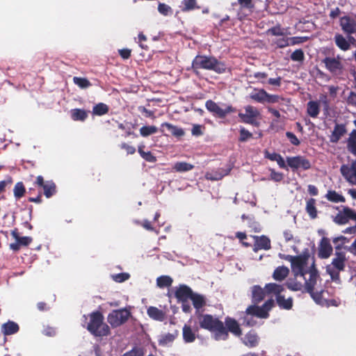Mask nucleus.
Returning <instances> with one entry per match:
<instances>
[{"label": "nucleus", "instance_id": "nucleus-1", "mask_svg": "<svg viewBox=\"0 0 356 356\" xmlns=\"http://www.w3.org/2000/svg\"><path fill=\"white\" fill-rule=\"evenodd\" d=\"M291 262L293 279L287 282V286L292 291H301L310 294L313 300L318 305L323 306L339 305V302L336 300H327L325 297L322 281L314 266L313 257L309 255L298 257L288 256Z\"/></svg>", "mask_w": 356, "mask_h": 356}, {"label": "nucleus", "instance_id": "nucleus-2", "mask_svg": "<svg viewBox=\"0 0 356 356\" xmlns=\"http://www.w3.org/2000/svg\"><path fill=\"white\" fill-rule=\"evenodd\" d=\"M197 321L200 328L207 330L213 334L216 340H225L228 333L223 323L210 314H197Z\"/></svg>", "mask_w": 356, "mask_h": 356}, {"label": "nucleus", "instance_id": "nucleus-3", "mask_svg": "<svg viewBox=\"0 0 356 356\" xmlns=\"http://www.w3.org/2000/svg\"><path fill=\"white\" fill-rule=\"evenodd\" d=\"M193 67L195 70L203 68L213 70L218 73H222L225 71L226 67L223 63H219L212 57L197 56L193 61Z\"/></svg>", "mask_w": 356, "mask_h": 356}, {"label": "nucleus", "instance_id": "nucleus-4", "mask_svg": "<svg viewBox=\"0 0 356 356\" xmlns=\"http://www.w3.org/2000/svg\"><path fill=\"white\" fill-rule=\"evenodd\" d=\"M90 321L87 329L96 336H106L108 334V326L103 323V316L99 312H94L89 316Z\"/></svg>", "mask_w": 356, "mask_h": 356}, {"label": "nucleus", "instance_id": "nucleus-5", "mask_svg": "<svg viewBox=\"0 0 356 356\" xmlns=\"http://www.w3.org/2000/svg\"><path fill=\"white\" fill-rule=\"evenodd\" d=\"M266 289L268 293H272L277 296V302L280 307L285 309H289L292 307V299L290 297L286 298L285 295L282 294L284 288L281 285L270 283L266 285Z\"/></svg>", "mask_w": 356, "mask_h": 356}, {"label": "nucleus", "instance_id": "nucleus-6", "mask_svg": "<svg viewBox=\"0 0 356 356\" xmlns=\"http://www.w3.org/2000/svg\"><path fill=\"white\" fill-rule=\"evenodd\" d=\"M345 261V254L342 252H339L335 254V257L332 259V264L327 266L326 270L332 280H339V273L343 270Z\"/></svg>", "mask_w": 356, "mask_h": 356}, {"label": "nucleus", "instance_id": "nucleus-7", "mask_svg": "<svg viewBox=\"0 0 356 356\" xmlns=\"http://www.w3.org/2000/svg\"><path fill=\"white\" fill-rule=\"evenodd\" d=\"M239 117L241 120L248 124H253L254 126L259 125V120L261 118L260 112L252 106H247L244 108V113H240Z\"/></svg>", "mask_w": 356, "mask_h": 356}, {"label": "nucleus", "instance_id": "nucleus-8", "mask_svg": "<svg viewBox=\"0 0 356 356\" xmlns=\"http://www.w3.org/2000/svg\"><path fill=\"white\" fill-rule=\"evenodd\" d=\"M250 98L261 104H273L277 102L280 99L279 96L270 95L263 89H254L250 94Z\"/></svg>", "mask_w": 356, "mask_h": 356}, {"label": "nucleus", "instance_id": "nucleus-9", "mask_svg": "<svg viewBox=\"0 0 356 356\" xmlns=\"http://www.w3.org/2000/svg\"><path fill=\"white\" fill-rule=\"evenodd\" d=\"M130 316L129 310L124 309L113 311L108 316V323L113 327H118L126 322Z\"/></svg>", "mask_w": 356, "mask_h": 356}, {"label": "nucleus", "instance_id": "nucleus-10", "mask_svg": "<svg viewBox=\"0 0 356 356\" xmlns=\"http://www.w3.org/2000/svg\"><path fill=\"white\" fill-rule=\"evenodd\" d=\"M274 302L273 300L266 301L262 307L250 306L247 309L248 314L254 315L259 318H267L268 311L273 307Z\"/></svg>", "mask_w": 356, "mask_h": 356}, {"label": "nucleus", "instance_id": "nucleus-11", "mask_svg": "<svg viewBox=\"0 0 356 356\" xmlns=\"http://www.w3.org/2000/svg\"><path fill=\"white\" fill-rule=\"evenodd\" d=\"M323 63L327 70L332 73H339L343 68L341 58L339 56L337 57H327L323 60Z\"/></svg>", "mask_w": 356, "mask_h": 356}, {"label": "nucleus", "instance_id": "nucleus-12", "mask_svg": "<svg viewBox=\"0 0 356 356\" xmlns=\"http://www.w3.org/2000/svg\"><path fill=\"white\" fill-rule=\"evenodd\" d=\"M286 162L288 165L293 170H297L299 168L307 170L311 167L310 162L305 158L300 156L287 157Z\"/></svg>", "mask_w": 356, "mask_h": 356}, {"label": "nucleus", "instance_id": "nucleus-13", "mask_svg": "<svg viewBox=\"0 0 356 356\" xmlns=\"http://www.w3.org/2000/svg\"><path fill=\"white\" fill-rule=\"evenodd\" d=\"M206 107L210 112L220 118L233 111L232 106L225 105L221 107L211 100L206 102Z\"/></svg>", "mask_w": 356, "mask_h": 356}, {"label": "nucleus", "instance_id": "nucleus-14", "mask_svg": "<svg viewBox=\"0 0 356 356\" xmlns=\"http://www.w3.org/2000/svg\"><path fill=\"white\" fill-rule=\"evenodd\" d=\"M340 170L349 183L356 185V161H353L350 165H342Z\"/></svg>", "mask_w": 356, "mask_h": 356}, {"label": "nucleus", "instance_id": "nucleus-15", "mask_svg": "<svg viewBox=\"0 0 356 356\" xmlns=\"http://www.w3.org/2000/svg\"><path fill=\"white\" fill-rule=\"evenodd\" d=\"M36 184L42 186L44 190V194L46 197L49 198L56 193V185L51 181H44L42 176H38L36 178Z\"/></svg>", "mask_w": 356, "mask_h": 356}, {"label": "nucleus", "instance_id": "nucleus-16", "mask_svg": "<svg viewBox=\"0 0 356 356\" xmlns=\"http://www.w3.org/2000/svg\"><path fill=\"white\" fill-rule=\"evenodd\" d=\"M332 250L329 239L323 238L319 245L318 256L322 259H327L332 254Z\"/></svg>", "mask_w": 356, "mask_h": 356}, {"label": "nucleus", "instance_id": "nucleus-17", "mask_svg": "<svg viewBox=\"0 0 356 356\" xmlns=\"http://www.w3.org/2000/svg\"><path fill=\"white\" fill-rule=\"evenodd\" d=\"M254 239V248L253 250L257 252L259 250H269L270 248V241L266 236H253Z\"/></svg>", "mask_w": 356, "mask_h": 356}, {"label": "nucleus", "instance_id": "nucleus-18", "mask_svg": "<svg viewBox=\"0 0 356 356\" xmlns=\"http://www.w3.org/2000/svg\"><path fill=\"white\" fill-rule=\"evenodd\" d=\"M355 213L350 209H344L343 211L339 213L334 218V221L339 225H343L348 222L349 219L355 218Z\"/></svg>", "mask_w": 356, "mask_h": 356}, {"label": "nucleus", "instance_id": "nucleus-19", "mask_svg": "<svg viewBox=\"0 0 356 356\" xmlns=\"http://www.w3.org/2000/svg\"><path fill=\"white\" fill-rule=\"evenodd\" d=\"M193 295V293L191 289L185 285L180 286L175 293L176 298L180 302H186L187 300L191 298Z\"/></svg>", "mask_w": 356, "mask_h": 356}, {"label": "nucleus", "instance_id": "nucleus-20", "mask_svg": "<svg viewBox=\"0 0 356 356\" xmlns=\"http://www.w3.org/2000/svg\"><path fill=\"white\" fill-rule=\"evenodd\" d=\"M147 314L154 321H163L165 318V312L156 307H149L147 309Z\"/></svg>", "mask_w": 356, "mask_h": 356}, {"label": "nucleus", "instance_id": "nucleus-21", "mask_svg": "<svg viewBox=\"0 0 356 356\" xmlns=\"http://www.w3.org/2000/svg\"><path fill=\"white\" fill-rule=\"evenodd\" d=\"M341 26L342 29L348 33H354L356 31V24L355 21L349 17H342L341 19Z\"/></svg>", "mask_w": 356, "mask_h": 356}, {"label": "nucleus", "instance_id": "nucleus-22", "mask_svg": "<svg viewBox=\"0 0 356 356\" xmlns=\"http://www.w3.org/2000/svg\"><path fill=\"white\" fill-rule=\"evenodd\" d=\"M225 325L229 332L233 333L236 336H240L241 334V330L240 329L238 323L231 318H227L225 320Z\"/></svg>", "mask_w": 356, "mask_h": 356}, {"label": "nucleus", "instance_id": "nucleus-23", "mask_svg": "<svg viewBox=\"0 0 356 356\" xmlns=\"http://www.w3.org/2000/svg\"><path fill=\"white\" fill-rule=\"evenodd\" d=\"M243 343L248 347H254L259 343V337L256 333L250 332L244 337L243 339Z\"/></svg>", "mask_w": 356, "mask_h": 356}, {"label": "nucleus", "instance_id": "nucleus-24", "mask_svg": "<svg viewBox=\"0 0 356 356\" xmlns=\"http://www.w3.org/2000/svg\"><path fill=\"white\" fill-rule=\"evenodd\" d=\"M336 45L342 51H347L350 48V40L346 39L343 35L337 34L334 36Z\"/></svg>", "mask_w": 356, "mask_h": 356}, {"label": "nucleus", "instance_id": "nucleus-25", "mask_svg": "<svg viewBox=\"0 0 356 356\" xmlns=\"http://www.w3.org/2000/svg\"><path fill=\"white\" fill-rule=\"evenodd\" d=\"M264 154H265L266 158H267L271 161H276L280 168H286V165L285 163V161L281 155H280L275 152L270 153L268 151H266Z\"/></svg>", "mask_w": 356, "mask_h": 356}, {"label": "nucleus", "instance_id": "nucleus-26", "mask_svg": "<svg viewBox=\"0 0 356 356\" xmlns=\"http://www.w3.org/2000/svg\"><path fill=\"white\" fill-rule=\"evenodd\" d=\"M18 330V325L13 321H8L1 326V331L5 335L13 334L17 332Z\"/></svg>", "mask_w": 356, "mask_h": 356}, {"label": "nucleus", "instance_id": "nucleus-27", "mask_svg": "<svg viewBox=\"0 0 356 356\" xmlns=\"http://www.w3.org/2000/svg\"><path fill=\"white\" fill-rule=\"evenodd\" d=\"M177 336V332L166 333L160 336L159 343L161 346H166L170 345Z\"/></svg>", "mask_w": 356, "mask_h": 356}, {"label": "nucleus", "instance_id": "nucleus-28", "mask_svg": "<svg viewBox=\"0 0 356 356\" xmlns=\"http://www.w3.org/2000/svg\"><path fill=\"white\" fill-rule=\"evenodd\" d=\"M71 118L74 121H84L88 115V112L79 108L72 109L70 111Z\"/></svg>", "mask_w": 356, "mask_h": 356}, {"label": "nucleus", "instance_id": "nucleus-29", "mask_svg": "<svg viewBox=\"0 0 356 356\" xmlns=\"http://www.w3.org/2000/svg\"><path fill=\"white\" fill-rule=\"evenodd\" d=\"M265 293H269L266 289H262L258 286H254L252 288V299L254 302H259L264 298Z\"/></svg>", "mask_w": 356, "mask_h": 356}, {"label": "nucleus", "instance_id": "nucleus-30", "mask_svg": "<svg viewBox=\"0 0 356 356\" xmlns=\"http://www.w3.org/2000/svg\"><path fill=\"white\" fill-rule=\"evenodd\" d=\"M289 268L284 266L277 267L273 273V278L277 281H282L287 277Z\"/></svg>", "mask_w": 356, "mask_h": 356}, {"label": "nucleus", "instance_id": "nucleus-31", "mask_svg": "<svg viewBox=\"0 0 356 356\" xmlns=\"http://www.w3.org/2000/svg\"><path fill=\"white\" fill-rule=\"evenodd\" d=\"M183 337L186 343H191L195 339V333L192 331L190 325H185L183 327Z\"/></svg>", "mask_w": 356, "mask_h": 356}, {"label": "nucleus", "instance_id": "nucleus-32", "mask_svg": "<svg viewBox=\"0 0 356 356\" xmlns=\"http://www.w3.org/2000/svg\"><path fill=\"white\" fill-rule=\"evenodd\" d=\"M194 166L186 162H177L173 166V170L176 172H184L191 170Z\"/></svg>", "mask_w": 356, "mask_h": 356}, {"label": "nucleus", "instance_id": "nucleus-33", "mask_svg": "<svg viewBox=\"0 0 356 356\" xmlns=\"http://www.w3.org/2000/svg\"><path fill=\"white\" fill-rule=\"evenodd\" d=\"M191 300H192L193 306L196 309L202 308L206 303L204 296L197 293H193Z\"/></svg>", "mask_w": 356, "mask_h": 356}, {"label": "nucleus", "instance_id": "nucleus-34", "mask_svg": "<svg viewBox=\"0 0 356 356\" xmlns=\"http://www.w3.org/2000/svg\"><path fill=\"white\" fill-rule=\"evenodd\" d=\"M13 237L16 241H18L20 246H26L29 245L32 241V238L29 236H19L16 231H13L11 233Z\"/></svg>", "mask_w": 356, "mask_h": 356}, {"label": "nucleus", "instance_id": "nucleus-35", "mask_svg": "<svg viewBox=\"0 0 356 356\" xmlns=\"http://www.w3.org/2000/svg\"><path fill=\"white\" fill-rule=\"evenodd\" d=\"M345 133V128L342 125H337L332 134L331 141L337 142Z\"/></svg>", "mask_w": 356, "mask_h": 356}, {"label": "nucleus", "instance_id": "nucleus-36", "mask_svg": "<svg viewBox=\"0 0 356 356\" xmlns=\"http://www.w3.org/2000/svg\"><path fill=\"white\" fill-rule=\"evenodd\" d=\"M316 201L314 199H309L307 202L306 210L312 218H315L317 216V211L315 207Z\"/></svg>", "mask_w": 356, "mask_h": 356}, {"label": "nucleus", "instance_id": "nucleus-37", "mask_svg": "<svg viewBox=\"0 0 356 356\" xmlns=\"http://www.w3.org/2000/svg\"><path fill=\"white\" fill-rule=\"evenodd\" d=\"M326 198L333 202H343L344 197L334 191H329L326 194Z\"/></svg>", "mask_w": 356, "mask_h": 356}, {"label": "nucleus", "instance_id": "nucleus-38", "mask_svg": "<svg viewBox=\"0 0 356 356\" xmlns=\"http://www.w3.org/2000/svg\"><path fill=\"white\" fill-rule=\"evenodd\" d=\"M108 107L103 103L96 104L92 108V114L95 115H102L107 113Z\"/></svg>", "mask_w": 356, "mask_h": 356}, {"label": "nucleus", "instance_id": "nucleus-39", "mask_svg": "<svg viewBox=\"0 0 356 356\" xmlns=\"http://www.w3.org/2000/svg\"><path fill=\"white\" fill-rule=\"evenodd\" d=\"M161 127L163 128L165 127L172 134L176 136H181L184 134L181 129L169 123H163Z\"/></svg>", "mask_w": 356, "mask_h": 356}, {"label": "nucleus", "instance_id": "nucleus-40", "mask_svg": "<svg viewBox=\"0 0 356 356\" xmlns=\"http://www.w3.org/2000/svg\"><path fill=\"white\" fill-rule=\"evenodd\" d=\"M158 131V128L155 126H143L140 129V134L143 137H147L154 134Z\"/></svg>", "mask_w": 356, "mask_h": 356}, {"label": "nucleus", "instance_id": "nucleus-41", "mask_svg": "<svg viewBox=\"0 0 356 356\" xmlns=\"http://www.w3.org/2000/svg\"><path fill=\"white\" fill-rule=\"evenodd\" d=\"M172 278L166 275L161 276L156 280V284L160 288L170 286L172 284Z\"/></svg>", "mask_w": 356, "mask_h": 356}, {"label": "nucleus", "instance_id": "nucleus-42", "mask_svg": "<svg viewBox=\"0 0 356 356\" xmlns=\"http://www.w3.org/2000/svg\"><path fill=\"white\" fill-rule=\"evenodd\" d=\"M348 148L350 152L356 155V131H353L350 135Z\"/></svg>", "mask_w": 356, "mask_h": 356}, {"label": "nucleus", "instance_id": "nucleus-43", "mask_svg": "<svg viewBox=\"0 0 356 356\" xmlns=\"http://www.w3.org/2000/svg\"><path fill=\"white\" fill-rule=\"evenodd\" d=\"M307 112L311 117H316L319 113L318 104L315 102H309L307 105Z\"/></svg>", "mask_w": 356, "mask_h": 356}, {"label": "nucleus", "instance_id": "nucleus-44", "mask_svg": "<svg viewBox=\"0 0 356 356\" xmlns=\"http://www.w3.org/2000/svg\"><path fill=\"white\" fill-rule=\"evenodd\" d=\"M73 81L76 85L82 89L87 88L91 85L90 81L85 78L75 76L74 77Z\"/></svg>", "mask_w": 356, "mask_h": 356}, {"label": "nucleus", "instance_id": "nucleus-45", "mask_svg": "<svg viewBox=\"0 0 356 356\" xmlns=\"http://www.w3.org/2000/svg\"><path fill=\"white\" fill-rule=\"evenodd\" d=\"M14 195L16 198H20L22 197L25 192V188L22 182H18L14 187Z\"/></svg>", "mask_w": 356, "mask_h": 356}, {"label": "nucleus", "instance_id": "nucleus-46", "mask_svg": "<svg viewBox=\"0 0 356 356\" xmlns=\"http://www.w3.org/2000/svg\"><path fill=\"white\" fill-rule=\"evenodd\" d=\"M182 4V10L188 11L191 10H193L196 8V1L195 0H184L181 2Z\"/></svg>", "mask_w": 356, "mask_h": 356}, {"label": "nucleus", "instance_id": "nucleus-47", "mask_svg": "<svg viewBox=\"0 0 356 356\" xmlns=\"http://www.w3.org/2000/svg\"><path fill=\"white\" fill-rule=\"evenodd\" d=\"M138 152L140 156L148 162H155L156 157L152 154L150 152H145L143 150L141 147H138Z\"/></svg>", "mask_w": 356, "mask_h": 356}, {"label": "nucleus", "instance_id": "nucleus-48", "mask_svg": "<svg viewBox=\"0 0 356 356\" xmlns=\"http://www.w3.org/2000/svg\"><path fill=\"white\" fill-rule=\"evenodd\" d=\"M112 279L116 282H123L130 277V275L127 273H122L111 275Z\"/></svg>", "mask_w": 356, "mask_h": 356}, {"label": "nucleus", "instance_id": "nucleus-49", "mask_svg": "<svg viewBox=\"0 0 356 356\" xmlns=\"http://www.w3.org/2000/svg\"><path fill=\"white\" fill-rule=\"evenodd\" d=\"M158 10L163 15H169L172 14L171 8L165 3H160L158 6Z\"/></svg>", "mask_w": 356, "mask_h": 356}, {"label": "nucleus", "instance_id": "nucleus-50", "mask_svg": "<svg viewBox=\"0 0 356 356\" xmlns=\"http://www.w3.org/2000/svg\"><path fill=\"white\" fill-rule=\"evenodd\" d=\"M348 240L343 236L336 237L333 239V243L336 245V248L339 249L344 244L347 243Z\"/></svg>", "mask_w": 356, "mask_h": 356}, {"label": "nucleus", "instance_id": "nucleus-51", "mask_svg": "<svg viewBox=\"0 0 356 356\" xmlns=\"http://www.w3.org/2000/svg\"><path fill=\"white\" fill-rule=\"evenodd\" d=\"M270 172V178L275 181H281L283 179V175L281 172L275 171L273 169L269 170Z\"/></svg>", "mask_w": 356, "mask_h": 356}, {"label": "nucleus", "instance_id": "nucleus-52", "mask_svg": "<svg viewBox=\"0 0 356 356\" xmlns=\"http://www.w3.org/2000/svg\"><path fill=\"white\" fill-rule=\"evenodd\" d=\"M268 33L276 36H283L284 35L286 31L279 26H276L269 29Z\"/></svg>", "mask_w": 356, "mask_h": 356}, {"label": "nucleus", "instance_id": "nucleus-53", "mask_svg": "<svg viewBox=\"0 0 356 356\" xmlns=\"http://www.w3.org/2000/svg\"><path fill=\"white\" fill-rule=\"evenodd\" d=\"M304 58V54L302 50L298 49L296 50L292 54H291V59L296 61H300L302 60Z\"/></svg>", "mask_w": 356, "mask_h": 356}, {"label": "nucleus", "instance_id": "nucleus-54", "mask_svg": "<svg viewBox=\"0 0 356 356\" xmlns=\"http://www.w3.org/2000/svg\"><path fill=\"white\" fill-rule=\"evenodd\" d=\"M279 47H284L289 45V38L282 37L275 41Z\"/></svg>", "mask_w": 356, "mask_h": 356}, {"label": "nucleus", "instance_id": "nucleus-55", "mask_svg": "<svg viewBox=\"0 0 356 356\" xmlns=\"http://www.w3.org/2000/svg\"><path fill=\"white\" fill-rule=\"evenodd\" d=\"M307 40V38L293 37L289 38V45L302 43Z\"/></svg>", "mask_w": 356, "mask_h": 356}, {"label": "nucleus", "instance_id": "nucleus-56", "mask_svg": "<svg viewBox=\"0 0 356 356\" xmlns=\"http://www.w3.org/2000/svg\"><path fill=\"white\" fill-rule=\"evenodd\" d=\"M252 136V134L247 130L244 129H241L240 133V140L242 141H245L247 139L250 138Z\"/></svg>", "mask_w": 356, "mask_h": 356}, {"label": "nucleus", "instance_id": "nucleus-57", "mask_svg": "<svg viewBox=\"0 0 356 356\" xmlns=\"http://www.w3.org/2000/svg\"><path fill=\"white\" fill-rule=\"evenodd\" d=\"M236 237L240 240V241L242 243V244L245 246V247H248L250 246V244L245 242L244 240L247 238V236L245 233L243 232H237L236 233Z\"/></svg>", "mask_w": 356, "mask_h": 356}, {"label": "nucleus", "instance_id": "nucleus-58", "mask_svg": "<svg viewBox=\"0 0 356 356\" xmlns=\"http://www.w3.org/2000/svg\"><path fill=\"white\" fill-rule=\"evenodd\" d=\"M286 136L289 139L290 142L292 144H293L295 145H298L300 143L299 140L297 138V137L293 134H292L291 132H287Z\"/></svg>", "mask_w": 356, "mask_h": 356}, {"label": "nucleus", "instance_id": "nucleus-59", "mask_svg": "<svg viewBox=\"0 0 356 356\" xmlns=\"http://www.w3.org/2000/svg\"><path fill=\"white\" fill-rule=\"evenodd\" d=\"M123 356H143L141 350L138 349H133L129 352L126 353Z\"/></svg>", "mask_w": 356, "mask_h": 356}, {"label": "nucleus", "instance_id": "nucleus-60", "mask_svg": "<svg viewBox=\"0 0 356 356\" xmlns=\"http://www.w3.org/2000/svg\"><path fill=\"white\" fill-rule=\"evenodd\" d=\"M192 134L194 136L202 135V127L199 124H194L192 129Z\"/></svg>", "mask_w": 356, "mask_h": 356}, {"label": "nucleus", "instance_id": "nucleus-61", "mask_svg": "<svg viewBox=\"0 0 356 356\" xmlns=\"http://www.w3.org/2000/svg\"><path fill=\"white\" fill-rule=\"evenodd\" d=\"M119 53L123 58L127 59L131 55V50L129 49H122L119 50Z\"/></svg>", "mask_w": 356, "mask_h": 356}, {"label": "nucleus", "instance_id": "nucleus-62", "mask_svg": "<svg viewBox=\"0 0 356 356\" xmlns=\"http://www.w3.org/2000/svg\"><path fill=\"white\" fill-rule=\"evenodd\" d=\"M122 148L126 149L127 153L129 154H133L135 152V151H136L134 147L130 146V145H129L127 144H125V143L122 145Z\"/></svg>", "mask_w": 356, "mask_h": 356}, {"label": "nucleus", "instance_id": "nucleus-63", "mask_svg": "<svg viewBox=\"0 0 356 356\" xmlns=\"http://www.w3.org/2000/svg\"><path fill=\"white\" fill-rule=\"evenodd\" d=\"M284 239L286 242L291 241L293 240V236L290 231H284L283 233Z\"/></svg>", "mask_w": 356, "mask_h": 356}, {"label": "nucleus", "instance_id": "nucleus-64", "mask_svg": "<svg viewBox=\"0 0 356 356\" xmlns=\"http://www.w3.org/2000/svg\"><path fill=\"white\" fill-rule=\"evenodd\" d=\"M348 250L353 254L356 255V238L349 247Z\"/></svg>", "mask_w": 356, "mask_h": 356}]
</instances>
